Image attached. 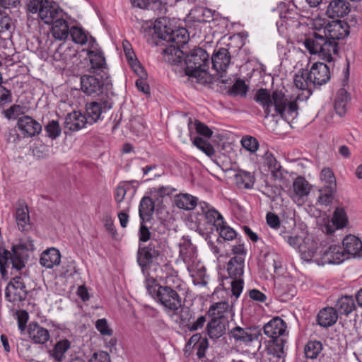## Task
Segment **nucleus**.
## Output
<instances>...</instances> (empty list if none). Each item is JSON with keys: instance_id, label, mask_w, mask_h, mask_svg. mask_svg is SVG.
Instances as JSON below:
<instances>
[{"instance_id": "22", "label": "nucleus", "mask_w": 362, "mask_h": 362, "mask_svg": "<svg viewBox=\"0 0 362 362\" xmlns=\"http://www.w3.org/2000/svg\"><path fill=\"white\" fill-rule=\"evenodd\" d=\"M350 11V4L345 0L330 1L325 13L329 18L335 17H344Z\"/></svg>"}, {"instance_id": "53", "label": "nucleus", "mask_w": 362, "mask_h": 362, "mask_svg": "<svg viewBox=\"0 0 362 362\" xmlns=\"http://www.w3.org/2000/svg\"><path fill=\"white\" fill-rule=\"evenodd\" d=\"M47 136L52 139L57 138L61 134V128L57 121L52 120L45 126Z\"/></svg>"}, {"instance_id": "3", "label": "nucleus", "mask_w": 362, "mask_h": 362, "mask_svg": "<svg viewBox=\"0 0 362 362\" xmlns=\"http://www.w3.org/2000/svg\"><path fill=\"white\" fill-rule=\"evenodd\" d=\"M255 100L264 109L266 117L269 115L272 117L277 115L283 117L287 105L288 113L291 115L297 114V100L288 103L287 99L281 91L275 90L271 95L267 89L261 88L257 91Z\"/></svg>"}, {"instance_id": "4", "label": "nucleus", "mask_w": 362, "mask_h": 362, "mask_svg": "<svg viewBox=\"0 0 362 362\" xmlns=\"http://www.w3.org/2000/svg\"><path fill=\"white\" fill-rule=\"evenodd\" d=\"M34 250V244L30 238L25 240L20 239L17 244L13 245L11 252L0 247V272L3 279H7L6 268L11 264V270L16 272L25 267L26 252Z\"/></svg>"}, {"instance_id": "31", "label": "nucleus", "mask_w": 362, "mask_h": 362, "mask_svg": "<svg viewBox=\"0 0 362 362\" xmlns=\"http://www.w3.org/2000/svg\"><path fill=\"white\" fill-rule=\"evenodd\" d=\"M61 261L59 251L54 247L44 251L40 257V262L43 267L51 269L54 265H59Z\"/></svg>"}, {"instance_id": "26", "label": "nucleus", "mask_w": 362, "mask_h": 362, "mask_svg": "<svg viewBox=\"0 0 362 362\" xmlns=\"http://www.w3.org/2000/svg\"><path fill=\"white\" fill-rule=\"evenodd\" d=\"M30 339L36 344H45L49 339V331L37 323H30L28 329Z\"/></svg>"}, {"instance_id": "64", "label": "nucleus", "mask_w": 362, "mask_h": 362, "mask_svg": "<svg viewBox=\"0 0 362 362\" xmlns=\"http://www.w3.org/2000/svg\"><path fill=\"white\" fill-rule=\"evenodd\" d=\"M18 328L23 331L25 328L26 323L28 320V313L25 310L17 313Z\"/></svg>"}, {"instance_id": "54", "label": "nucleus", "mask_w": 362, "mask_h": 362, "mask_svg": "<svg viewBox=\"0 0 362 362\" xmlns=\"http://www.w3.org/2000/svg\"><path fill=\"white\" fill-rule=\"evenodd\" d=\"M216 231L221 238L227 240H233L237 235L236 232L232 228L225 226L224 223L221 225L220 227L216 229Z\"/></svg>"}, {"instance_id": "13", "label": "nucleus", "mask_w": 362, "mask_h": 362, "mask_svg": "<svg viewBox=\"0 0 362 362\" xmlns=\"http://www.w3.org/2000/svg\"><path fill=\"white\" fill-rule=\"evenodd\" d=\"M332 204L329 205L330 209ZM320 214L318 216L322 218V223L321 228L322 231L326 233L327 235H332L334 229H339L345 227L348 223L346 214L343 209L336 208L333 213V217L329 219V215L331 214V210L329 212H327L325 214L322 211H318Z\"/></svg>"}, {"instance_id": "11", "label": "nucleus", "mask_w": 362, "mask_h": 362, "mask_svg": "<svg viewBox=\"0 0 362 362\" xmlns=\"http://www.w3.org/2000/svg\"><path fill=\"white\" fill-rule=\"evenodd\" d=\"M180 257L186 264L190 275L193 276L196 273L198 274L202 279V284L206 285L207 282L204 279V267H202L197 269L196 265H198L199 262L197 260L196 249L190 242H184L180 245Z\"/></svg>"}, {"instance_id": "24", "label": "nucleus", "mask_w": 362, "mask_h": 362, "mask_svg": "<svg viewBox=\"0 0 362 362\" xmlns=\"http://www.w3.org/2000/svg\"><path fill=\"white\" fill-rule=\"evenodd\" d=\"M15 219L18 228L21 232H28L31 229L28 208L23 202L18 204Z\"/></svg>"}, {"instance_id": "46", "label": "nucleus", "mask_w": 362, "mask_h": 362, "mask_svg": "<svg viewBox=\"0 0 362 362\" xmlns=\"http://www.w3.org/2000/svg\"><path fill=\"white\" fill-rule=\"evenodd\" d=\"M248 86L245 81L238 79L234 84L228 89V93L230 95L245 97L247 94Z\"/></svg>"}, {"instance_id": "43", "label": "nucleus", "mask_w": 362, "mask_h": 362, "mask_svg": "<svg viewBox=\"0 0 362 362\" xmlns=\"http://www.w3.org/2000/svg\"><path fill=\"white\" fill-rule=\"evenodd\" d=\"M293 189L296 197H303L308 194L310 187L303 177H298L293 183Z\"/></svg>"}, {"instance_id": "15", "label": "nucleus", "mask_w": 362, "mask_h": 362, "mask_svg": "<svg viewBox=\"0 0 362 362\" xmlns=\"http://www.w3.org/2000/svg\"><path fill=\"white\" fill-rule=\"evenodd\" d=\"M160 255V246L156 240H151L148 245H139L137 252V262L144 274L148 272L151 264Z\"/></svg>"}, {"instance_id": "19", "label": "nucleus", "mask_w": 362, "mask_h": 362, "mask_svg": "<svg viewBox=\"0 0 362 362\" xmlns=\"http://www.w3.org/2000/svg\"><path fill=\"white\" fill-rule=\"evenodd\" d=\"M286 330V322L279 317H275L263 327V332L271 339H281Z\"/></svg>"}, {"instance_id": "12", "label": "nucleus", "mask_w": 362, "mask_h": 362, "mask_svg": "<svg viewBox=\"0 0 362 362\" xmlns=\"http://www.w3.org/2000/svg\"><path fill=\"white\" fill-rule=\"evenodd\" d=\"M283 238L290 245L293 247L299 246L301 257L304 261H314L313 259L317 250V243L313 236L308 235L304 238L303 245H300L301 238L298 235L292 236L284 233Z\"/></svg>"}, {"instance_id": "17", "label": "nucleus", "mask_w": 362, "mask_h": 362, "mask_svg": "<svg viewBox=\"0 0 362 362\" xmlns=\"http://www.w3.org/2000/svg\"><path fill=\"white\" fill-rule=\"evenodd\" d=\"M230 334L235 341L248 344L255 340H257L262 333L261 329L257 327L243 328L237 326L230 330Z\"/></svg>"}, {"instance_id": "55", "label": "nucleus", "mask_w": 362, "mask_h": 362, "mask_svg": "<svg viewBox=\"0 0 362 362\" xmlns=\"http://www.w3.org/2000/svg\"><path fill=\"white\" fill-rule=\"evenodd\" d=\"M13 28V23L11 17L5 13H0V33L11 32Z\"/></svg>"}, {"instance_id": "9", "label": "nucleus", "mask_w": 362, "mask_h": 362, "mask_svg": "<svg viewBox=\"0 0 362 362\" xmlns=\"http://www.w3.org/2000/svg\"><path fill=\"white\" fill-rule=\"evenodd\" d=\"M313 70H317V62L312 64L310 71L302 69L295 75V86L301 91L300 93H298L296 100L304 101L308 100L316 89L315 81L317 77L313 72Z\"/></svg>"}, {"instance_id": "6", "label": "nucleus", "mask_w": 362, "mask_h": 362, "mask_svg": "<svg viewBox=\"0 0 362 362\" xmlns=\"http://www.w3.org/2000/svg\"><path fill=\"white\" fill-rule=\"evenodd\" d=\"M209 54L202 48L194 49L186 56L185 73L191 77H194L199 83L210 82L211 75L207 73L209 68Z\"/></svg>"}, {"instance_id": "47", "label": "nucleus", "mask_w": 362, "mask_h": 362, "mask_svg": "<svg viewBox=\"0 0 362 362\" xmlns=\"http://www.w3.org/2000/svg\"><path fill=\"white\" fill-rule=\"evenodd\" d=\"M194 12L196 16L194 18L197 22L207 23L214 20V14L215 11H212L209 8L200 7L195 9Z\"/></svg>"}, {"instance_id": "18", "label": "nucleus", "mask_w": 362, "mask_h": 362, "mask_svg": "<svg viewBox=\"0 0 362 362\" xmlns=\"http://www.w3.org/2000/svg\"><path fill=\"white\" fill-rule=\"evenodd\" d=\"M230 59V52L226 48H220L214 53L211 57L212 69L218 76L217 79L223 77V74L226 71Z\"/></svg>"}, {"instance_id": "63", "label": "nucleus", "mask_w": 362, "mask_h": 362, "mask_svg": "<svg viewBox=\"0 0 362 362\" xmlns=\"http://www.w3.org/2000/svg\"><path fill=\"white\" fill-rule=\"evenodd\" d=\"M206 321L205 316H199L197 320L190 325H187L188 330L190 332L197 331L200 328H202Z\"/></svg>"}, {"instance_id": "42", "label": "nucleus", "mask_w": 362, "mask_h": 362, "mask_svg": "<svg viewBox=\"0 0 362 362\" xmlns=\"http://www.w3.org/2000/svg\"><path fill=\"white\" fill-rule=\"evenodd\" d=\"M235 180L236 185L240 188L244 187L245 189H250L252 187L254 184L253 175L249 172L243 170L235 174Z\"/></svg>"}, {"instance_id": "44", "label": "nucleus", "mask_w": 362, "mask_h": 362, "mask_svg": "<svg viewBox=\"0 0 362 362\" xmlns=\"http://www.w3.org/2000/svg\"><path fill=\"white\" fill-rule=\"evenodd\" d=\"M76 56V51L70 47H64L60 46L54 54L55 60H62L65 62L72 59Z\"/></svg>"}, {"instance_id": "32", "label": "nucleus", "mask_w": 362, "mask_h": 362, "mask_svg": "<svg viewBox=\"0 0 362 362\" xmlns=\"http://www.w3.org/2000/svg\"><path fill=\"white\" fill-rule=\"evenodd\" d=\"M188 129L191 140L196 137L194 133L206 138H210L213 134L212 130L205 124L197 119L193 122L191 118L189 119Z\"/></svg>"}, {"instance_id": "50", "label": "nucleus", "mask_w": 362, "mask_h": 362, "mask_svg": "<svg viewBox=\"0 0 362 362\" xmlns=\"http://www.w3.org/2000/svg\"><path fill=\"white\" fill-rule=\"evenodd\" d=\"M129 188L130 185L129 182H122L117 185L114 192L115 200L117 204H120L124 199L127 192Z\"/></svg>"}, {"instance_id": "21", "label": "nucleus", "mask_w": 362, "mask_h": 362, "mask_svg": "<svg viewBox=\"0 0 362 362\" xmlns=\"http://www.w3.org/2000/svg\"><path fill=\"white\" fill-rule=\"evenodd\" d=\"M17 124L18 129L27 136H34L42 130L41 124L30 116L19 117Z\"/></svg>"}, {"instance_id": "41", "label": "nucleus", "mask_w": 362, "mask_h": 362, "mask_svg": "<svg viewBox=\"0 0 362 362\" xmlns=\"http://www.w3.org/2000/svg\"><path fill=\"white\" fill-rule=\"evenodd\" d=\"M229 305L227 302L221 301L211 305L208 313L213 319H227L225 316L228 313Z\"/></svg>"}, {"instance_id": "56", "label": "nucleus", "mask_w": 362, "mask_h": 362, "mask_svg": "<svg viewBox=\"0 0 362 362\" xmlns=\"http://www.w3.org/2000/svg\"><path fill=\"white\" fill-rule=\"evenodd\" d=\"M97 330L103 336H111L112 330L110 328L107 321L105 318L98 319L95 322Z\"/></svg>"}, {"instance_id": "23", "label": "nucleus", "mask_w": 362, "mask_h": 362, "mask_svg": "<svg viewBox=\"0 0 362 362\" xmlns=\"http://www.w3.org/2000/svg\"><path fill=\"white\" fill-rule=\"evenodd\" d=\"M286 342V340L282 338L269 339L265 342V351L268 355L272 356L276 358L275 362H279L281 359H282L281 362H284V358L286 357L284 345Z\"/></svg>"}, {"instance_id": "1", "label": "nucleus", "mask_w": 362, "mask_h": 362, "mask_svg": "<svg viewBox=\"0 0 362 362\" xmlns=\"http://www.w3.org/2000/svg\"><path fill=\"white\" fill-rule=\"evenodd\" d=\"M148 29L153 35L171 43L163 51L165 61L171 64L181 62L184 56L182 48L189 39L187 30L184 28L172 26L170 20L166 18L157 19L153 27Z\"/></svg>"}, {"instance_id": "39", "label": "nucleus", "mask_w": 362, "mask_h": 362, "mask_svg": "<svg viewBox=\"0 0 362 362\" xmlns=\"http://www.w3.org/2000/svg\"><path fill=\"white\" fill-rule=\"evenodd\" d=\"M204 218L208 224L209 229L213 231L224 223L223 218L221 214L214 209H208L204 212Z\"/></svg>"}, {"instance_id": "58", "label": "nucleus", "mask_w": 362, "mask_h": 362, "mask_svg": "<svg viewBox=\"0 0 362 362\" xmlns=\"http://www.w3.org/2000/svg\"><path fill=\"white\" fill-rule=\"evenodd\" d=\"M305 356L307 358L315 359L317 358V341H309L304 349Z\"/></svg>"}, {"instance_id": "62", "label": "nucleus", "mask_w": 362, "mask_h": 362, "mask_svg": "<svg viewBox=\"0 0 362 362\" xmlns=\"http://www.w3.org/2000/svg\"><path fill=\"white\" fill-rule=\"evenodd\" d=\"M89 362H110V357L105 351L95 352L90 358Z\"/></svg>"}, {"instance_id": "38", "label": "nucleus", "mask_w": 362, "mask_h": 362, "mask_svg": "<svg viewBox=\"0 0 362 362\" xmlns=\"http://www.w3.org/2000/svg\"><path fill=\"white\" fill-rule=\"evenodd\" d=\"M28 295L27 290L17 288L13 284H8L5 291V297L7 300L14 303L24 300Z\"/></svg>"}, {"instance_id": "37", "label": "nucleus", "mask_w": 362, "mask_h": 362, "mask_svg": "<svg viewBox=\"0 0 362 362\" xmlns=\"http://www.w3.org/2000/svg\"><path fill=\"white\" fill-rule=\"evenodd\" d=\"M154 202L149 197H144L139 204V216L143 221H148L154 211Z\"/></svg>"}, {"instance_id": "16", "label": "nucleus", "mask_w": 362, "mask_h": 362, "mask_svg": "<svg viewBox=\"0 0 362 362\" xmlns=\"http://www.w3.org/2000/svg\"><path fill=\"white\" fill-rule=\"evenodd\" d=\"M346 259L342 247L339 245H330L323 247L320 251V260H318V265L326 264H339Z\"/></svg>"}, {"instance_id": "5", "label": "nucleus", "mask_w": 362, "mask_h": 362, "mask_svg": "<svg viewBox=\"0 0 362 362\" xmlns=\"http://www.w3.org/2000/svg\"><path fill=\"white\" fill-rule=\"evenodd\" d=\"M146 286L148 293L166 310L175 313L182 308V299L176 289L161 286L154 279H147Z\"/></svg>"}, {"instance_id": "60", "label": "nucleus", "mask_w": 362, "mask_h": 362, "mask_svg": "<svg viewBox=\"0 0 362 362\" xmlns=\"http://www.w3.org/2000/svg\"><path fill=\"white\" fill-rule=\"evenodd\" d=\"M231 291L232 293L235 298H238L243 288V278L231 279Z\"/></svg>"}, {"instance_id": "2", "label": "nucleus", "mask_w": 362, "mask_h": 362, "mask_svg": "<svg viewBox=\"0 0 362 362\" xmlns=\"http://www.w3.org/2000/svg\"><path fill=\"white\" fill-rule=\"evenodd\" d=\"M322 14H318V42L320 45L318 50V57H322L327 62L332 60V54L337 52V40L342 39L349 34L348 25L339 20H327L322 18Z\"/></svg>"}, {"instance_id": "59", "label": "nucleus", "mask_w": 362, "mask_h": 362, "mask_svg": "<svg viewBox=\"0 0 362 362\" xmlns=\"http://www.w3.org/2000/svg\"><path fill=\"white\" fill-rule=\"evenodd\" d=\"M27 278L25 273H20V275H15L8 283V284H13L17 288H21L22 290H27L25 286V279Z\"/></svg>"}, {"instance_id": "35", "label": "nucleus", "mask_w": 362, "mask_h": 362, "mask_svg": "<svg viewBox=\"0 0 362 362\" xmlns=\"http://www.w3.org/2000/svg\"><path fill=\"white\" fill-rule=\"evenodd\" d=\"M175 204L181 209L190 211L197 205V198L189 194H180L175 197Z\"/></svg>"}, {"instance_id": "48", "label": "nucleus", "mask_w": 362, "mask_h": 362, "mask_svg": "<svg viewBox=\"0 0 362 362\" xmlns=\"http://www.w3.org/2000/svg\"><path fill=\"white\" fill-rule=\"evenodd\" d=\"M182 281L177 275L173 274L168 275L165 278L164 285H161L176 289L180 293L184 291Z\"/></svg>"}, {"instance_id": "20", "label": "nucleus", "mask_w": 362, "mask_h": 362, "mask_svg": "<svg viewBox=\"0 0 362 362\" xmlns=\"http://www.w3.org/2000/svg\"><path fill=\"white\" fill-rule=\"evenodd\" d=\"M343 251L346 254V259L351 257L362 256V242L354 235H346L343 239Z\"/></svg>"}, {"instance_id": "51", "label": "nucleus", "mask_w": 362, "mask_h": 362, "mask_svg": "<svg viewBox=\"0 0 362 362\" xmlns=\"http://www.w3.org/2000/svg\"><path fill=\"white\" fill-rule=\"evenodd\" d=\"M318 86L327 83L330 79L329 67L322 62H318Z\"/></svg>"}, {"instance_id": "33", "label": "nucleus", "mask_w": 362, "mask_h": 362, "mask_svg": "<svg viewBox=\"0 0 362 362\" xmlns=\"http://www.w3.org/2000/svg\"><path fill=\"white\" fill-rule=\"evenodd\" d=\"M338 319V313L335 308L327 307L318 313V325L327 327L335 324Z\"/></svg>"}, {"instance_id": "36", "label": "nucleus", "mask_w": 362, "mask_h": 362, "mask_svg": "<svg viewBox=\"0 0 362 362\" xmlns=\"http://www.w3.org/2000/svg\"><path fill=\"white\" fill-rule=\"evenodd\" d=\"M71 342L68 339L57 341L54 348L49 351V356L54 358V362H62L64 354L70 349Z\"/></svg>"}, {"instance_id": "34", "label": "nucleus", "mask_w": 362, "mask_h": 362, "mask_svg": "<svg viewBox=\"0 0 362 362\" xmlns=\"http://www.w3.org/2000/svg\"><path fill=\"white\" fill-rule=\"evenodd\" d=\"M244 262V257L241 256H235L229 260L227 265V270L230 279L243 277Z\"/></svg>"}, {"instance_id": "14", "label": "nucleus", "mask_w": 362, "mask_h": 362, "mask_svg": "<svg viewBox=\"0 0 362 362\" xmlns=\"http://www.w3.org/2000/svg\"><path fill=\"white\" fill-rule=\"evenodd\" d=\"M112 104V99L109 95H103L96 100L88 103L86 104V114L89 122H96L100 119H103V114L110 110Z\"/></svg>"}, {"instance_id": "29", "label": "nucleus", "mask_w": 362, "mask_h": 362, "mask_svg": "<svg viewBox=\"0 0 362 362\" xmlns=\"http://www.w3.org/2000/svg\"><path fill=\"white\" fill-rule=\"evenodd\" d=\"M52 24V34L59 40H66L69 35V28L67 22L63 18V16L54 21Z\"/></svg>"}, {"instance_id": "7", "label": "nucleus", "mask_w": 362, "mask_h": 362, "mask_svg": "<svg viewBox=\"0 0 362 362\" xmlns=\"http://www.w3.org/2000/svg\"><path fill=\"white\" fill-rule=\"evenodd\" d=\"M320 180L324 184L322 189H319L318 211H322L325 214L329 212V205L332 204L333 194L336 189V179L332 170L329 168H325L320 173Z\"/></svg>"}, {"instance_id": "52", "label": "nucleus", "mask_w": 362, "mask_h": 362, "mask_svg": "<svg viewBox=\"0 0 362 362\" xmlns=\"http://www.w3.org/2000/svg\"><path fill=\"white\" fill-rule=\"evenodd\" d=\"M243 147L251 153H255L259 148V142L252 136H245L241 139Z\"/></svg>"}, {"instance_id": "45", "label": "nucleus", "mask_w": 362, "mask_h": 362, "mask_svg": "<svg viewBox=\"0 0 362 362\" xmlns=\"http://www.w3.org/2000/svg\"><path fill=\"white\" fill-rule=\"evenodd\" d=\"M192 141L193 144L206 156L211 157L215 154V150L213 146L203 138L197 136L194 137Z\"/></svg>"}, {"instance_id": "61", "label": "nucleus", "mask_w": 362, "mask_h": 362, "mask_svg": "<svg viewBox=\"0 0 362 362\" xmlns=\"http://www.w3.org/2000/svg\"><path fill=\"white\" fill-rule=\"evenodd\" d=\"M209 347V341L206 338H203L197 345V356L201 359L205 357L206 351Z\"/></svg>"}, {"instance_id": "49", "label": "nucleus", "mask_w": 362, "mask_h": 362, "mask_svg": "<svg viewBox=\"0 0 362 362\" xmlns=\"http://www.w3.org/2000/svg\"><path fill=\"white\" fill-rule=\"evenodd\" d=\"M69 35L72 40L78 44L84 45L88 40L87 35L85 31L77 26H73L70 28Z\"/></svg>"}, {"instance_id": "30", "label": "nucleus", "mask_w": 362, "mask_h": 362, "mask_svg": "<svg viewBox=\"0 0 362 362\" xmlns=\"http://www.w3.org/2000/svg\"><path fill=\"white\" fill-rule=\"evenodd\" d=\"M88 57L90 62V69L95 74L100 73L102 75H109L105 59L100 52L90 51Z\"/></svg>"}, {"instance_id": "27", "label": "nucleus", "mask_w": 362, "mask_h": 362, "mask_svg": "<svg viewBox=\"0 0 362 362\" xmlns=\"http://www.w3.org/2000/svg\"><path fill=\"white\" fill-rule=\"evenodd\" d=\"M228 323L227 319H211L207 324V333L211 339H218L222 337Z\"/></svg>"}, {"instance_id": "10", "label": "nucleus", "mask_w": 362, "mask_h": 362, "mask_svg": "<svg viewBox=\"0 0 362 362\" xmlns=\"http://www.w3.org/2000/svg\"><path fill=\"white\" fill-rule=\"evenodd\" d=\"M27 6L29 12L38 13L41 20L46 24H50L63 16L62 11L54 3L49 0H33Z\"/></svg>"}, {"instance_id": "8", "label": "nucleus", "mask_w": 362, "mask_h": 362, "mask_svg": "<svg viewBox=\"0 0 362 362\" xmlns=\"http://www.w3.org/2000/svg\"><path fill=\"white\" fill-rule=\"evenodd\" d=\"M81 90L88 95H109L107 91L111 89L112 83L109 75H83L81 77Z\"/></svg>"}, {"instance_id": "28", "label": "nucleus", "mask_w": 362, "mask_h": 362, "mask_svg": "<svg viewBox=\"0 0 362 362\" xmlns=\"http://www.w3.org/2000/svg\"><path fill=\"white\" fill-rule=\"evenodd\" d=\"M351 100L350 95L346 89L340 88L337 94L334 102V108L337 115L344 117L346 113V107Z\"/></svg>"}, {"instance_id": "40", "label": "nucleus", "mask_w": 362, "mask_h": 362, "mask_svg": "<svg viewBox=\"0 0 362 362\" xmlns=\"http://www.w3.org/2000/svg\"><path fill=\"white\" fill-rule=\"evenodd\" d=\"M337 311L348 315L355 308V303L351 296H344L339 298L336 304Z\"/></svg>"}, {"instance_id": "57", "label": "nucleus", "mask_w": 362, "mask_h": 362, "mask_svg": "<svg viewBox=\"0 0 362 362\" xmlns=\"http://www.w3.org/2000/svg\"><path fill=\"white\" fill-rule=\"evenodd\" d=\"M144 8L157 12L158 15H162L166 11L165 5L160 0H150Z\"/></svg>"}, {"instance_id": "25", "label": "nucleus", "mask_w": 362, "mask_h": 362, "mask_svg": "<svg viewBox=\"0 0 362 362\" xmlns=\"http://www.w3.org/2000/svg\"><path fill=\"white\" fill-rule=\"evenodd\" d=\"M88 122L85 115L80 112L74 111L67 115L64 120V127L71 131H77L86 126Z\"/></svg>"}]
</instances>
